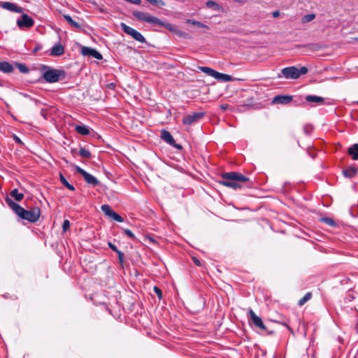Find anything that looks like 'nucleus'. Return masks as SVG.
<instances>
[{
  "label": "nucleus",
  "mask_w": 358,
  "mask_h": 358,
  "mask_svg": "<svg viewBox=\"0 0 358 358\" xmlns=\"http://www.w3.org/2000/svg\"><path fill=\"white\" fill-rule=\"evenodd\" d=\"M134 16L140 21L148 22L153 25H157L159 27H164L169 31L176 34L179 36H186L187 34L182 31H180L176 28V26L162 21L159 18L153 16L148 13L142 11H134L133 13Z\"/></svg>",
  "instance_id": "nucleus-1"
},
{
  "label": "nucleus",
  "mask_w": 358,
  "mask_h": 358,
  "mask_svg": "<svg viewBox=\"0 0 358 358\" xmlns=\"http://www.w3.org/2000/svg\"><path fill=\"white\" fill-rule=\"evenodd\" d=\"M6 202L8 206L22 220L30 222H36L38 220L41 215V210L38 207H34L30 210H25L17 203L14 202L10 198L7 197Z\"/></svg>",
  "instance_id": "nucleus-2"
},
{
  "label": "nucleus",
  "mask_w": 358,
  "mask_h": 358,
  "mask_svg": "<svg viewBox=\"0 0 358 358\" xmlns=\"http://www.w3.org/2000/svg\"><path fill=\"white\" fill-rule=\"evenodd\" d=\"M222 180L220 183L224 186L238 189L242 187L241 183L249 182V178L238 172H227L222 174Z\"/></svg>",
  "instance_id": "nucleus-3"
},
{
  "label": "nucleus",
  "mask_w": 358,
  "mask_h": 358,
  "mask_svg": "<svg viewBox=\"0 0 358 358\" xmlns=\"http://www.w3.org/2000/svg\"><path fill=\"white\" fill-rule=\"evenodd\" d=\"M40 70L43 79L48 83L59 82L66 77V72L64 70L54 69L48 65H41Z\"/></svg>",
  "instance_id": "nucleus-4"
},
{
  "label": "nucleus",
  "mask_w": 358,
  "mask_h": 358,
  "mask_svg": "<svg viewBox=\"0 0 358 358\" xmlns=\"http://www.w3.org/2000/svg\"><path fill=\"white\" fill-rule=\"evenodd\" d=\"M308 71V70L306 66H302L300 69L296 66H289L282 69L281 73L286 79H297L301 75L306 74Z\"/></svg>",
  "instance_id": "nucleus-5"
},
{
  "label": "nucleus",
  "mask_w": 358,
  "mask_h": 358,
  "mask_svg": "<svg viewBox=\"0 0 358 358\" xmlns=\"http://www.w3.org/2000/svg\"><path fill=\"white\" fill-rule=\"evenodd\" d=\"M120 27L124 33L131 36L136 41H137L140 43H146V40H145V37L140 32L136 31V29L127 25L124 22H122L120 24Z\"/></svg>",
  "instance_id": "nucleus-6"
},
{
  "label": "nucleus",
  "mask_w": 358,
  "mask_h": 358,
  "mask_svg": "<svg viewBox=\"0 0 358 358\" xmlns=\"http://www.w3.org/2000/svg\"><path fill=\"white\" fill-rule=\"evenodd\" d=\"M250 320L252 324L257 328L259 329L264 332H267L268 334H273V331H269L267 327L264 324L260 317L257 316L255 312L250 309L249 311Z\"/></svg>",
  "instance_id": "nucleus-7"
},
{
  "label": "nucleus",
  "mask_w": 358,
  "mask_h": 358,
  "mask_svg": "<svg viewBox=\"0 0 358 358\" xmlns=\"http://www.w3.org/2000/svg\"><path fill=\"white\" fill-rule=\"evenodd\" d=\"M75 170L77 173L80 174L85 182L90 185H92L93 186H96L99 184V181L96 178H95L94 176L91 175L90 173L85 171L81 167L76 165L75 166Z\"/></svg>",
  "instance_id": "nucleus-8"
},
{
  "label": "nucleus",
  "mask_w": 358,
  "mask_h": 358,
  "mask_svg": "<svg viewBox=\"0 0 358 358\" xmlns=\"http://www.w3.org/2000/svg\"><path fill=\"white\" fill-rule=\"evenodd\" d=\"M205 113L203 112L193 113L188 114L182 118V123L186 125H191L197 122L204 117Z\"/></svg>",
  "instance_id": "nucleus-9"
},
{
  "label": "nucleus",
  "mask_w": 358,
  "mask_h": 358,
  "mask_svg": "<svg viewBox=\"0 0 358 358\" xmlns=\"http://www.w3.org/2000/svg\"><path fill=\"white\" fill-rule=\"evenodd\" d=\"M17 25L20 29L30 28L34 24V21L32 17H29L27 14H22V16L17 20Z\"/></svg>",
  "instance_id": "nucleus-10"
},
{
  "label": "nucleus",
  "mask_w": 358,
  "mask_h": 358,
  "mask_svg": "<svg viewBox=\"0 0 358 358\" xmlns=\"http://www.w3.org/2000/svg\"><path fill=\"white\" fill-rule=\"evenodd\" d=\"M161 138L166 143L172 145L173 147L177 148L178 150H181L182 148V145L176 143V141L171 134V133L166 130L163 129L161 133Z\"/></svg>",
  "instance_id": "nucleus-11"
},
{
  "label": "nucleus",
  "mask_w": 358,
  "mask_h": 358,
  "mask_svg": "<svg viewBox=\"0 0 358 358\" xmlns=\"http://www.w3.org/2000/svg\"><path fill=\"white\" fill-rule=\"evenodd\" d=\"M81 54L83 56L91 57L99 60H101L103 58L102 55L96 49L86 46L82 47Z\"/></svg>",
  "instance_id": "nucleus-12"
},
{
  "label": "nucleus",
  "mask_w": 358,
  "mask_h": 358,
  "mask_svg": "<svg viewBox=\"0 0 358 358\" xmlns=\"http://www.w3.org/2000/svg\"><path fill=\"white\" fill-rule=\"evenodd\" d=\"M0 7L17 13H22L24 11V9L22 7L18 6L16 3L9 1H0Z\"/></svg>",
  "instance_id": "nucleus-13"
},
{
  "label": "nucleus",
  "mask_w": 358,
  "mask_h": 358,
  "mask_svg": "<svg viewBox=\"0 0 358 358\" xmlns=\"http://www.w3.org/2000/svg\"><path fill=\"white\" fill-rule=\"evenodd\" d=\"M292 99L293 96L291 95H277L272 99L271 104L287 105L289 103Z\"/></svg>",
  "instance_id": "nucleus-14"
},
{
  "label": "nucleus",
  "mask_w": 358,
  "mask_h": 358,
  "mask_svg": "<svg viewBox=\"0 0 358 358\" xmlns=\"http://www.w3.org/2000/svg\"><path fill=\"white\" fill-rule=\"evenodd\" d=\"M64 48L60 42L55 43L50 50L49 55L52 57H59L64 54Z\"/></svg>",
  "instance_id": "nucleus-15"
},
{
  "label": "nucleus",
  "mask_w": 358,
  "mask_h": 358,
  "mask_svg": "<svg viewBox=\"0 0 358 358\" xmlns=\"http://www.w3.org/2000/svg\"><path fill=\"white\" fill-rule=\"evenodd\" d=\"M14 70L13 65L8 62H0V71L5 73H12Z\"/></svg>",
  "instance_id": "nucleus-16"
},
{
  "label": "nucleus",
  "mask_w": 358,
  "mask_h": 358,
  "mask_svg": "<svg viewBox=\"0 0 358 358\" xmlns=\"http://www.w3.org/2000/svg\"><path fill=\"white\" fill-rule=\"evenodd\" d=\"M215 78L222 82H230L235 80V78L230 75L222 73L217 71L215 74Z\"/></svg>",
  "instance_id": "nucleus-17"
},
{
  "label": "nucleus",
  "mask_w": 358,
  "mask_h": 358,
  "mask_svg": "<svg viewBox=\"0 0 358 358\" xmlns=\"http://www.w3.org/2000/svg\"><path fill=\"white\" fill-rule=\"evenodd\" d=\"M357 173V169L354 166H349L343 171L345 177L352 178Z\"/></svg>",
  "instance_id": "nucleus-18"
},
{
  "label": "nucleus",
  "mask_w": 358,
  "mask_h": 358,
  "mask_svg": "<svg viewBox=\"0 0 358 358\" xmlns=\"http://www.w3.org/2000/svg\"><path fill=\"white\" fill-rule=\"evenodd\" d=\"M348 154L351 155L352 159H358V143H355L348 148Z\"/></svg>",
  "instance_id": "nucleus-19"
},
{
  "label": "nucleus",
  "mask_w": 358,
  "mask_h": 358,
  "mask_svg": "<svg viewBox=\"0 0 358 358\" xmlns=\"http://www.w3.org/2000/svg\"><path fill=\"white\" fill-rule=\"evenodd\" d=\"M305 100L308 102H315L318 103H322L324 102V98L315 95H307L305 97Z\"/></svg>",
  "instance_id": "nucleus-20"
},
{
  "label": "nucleus",
  "mask_w": 358,
  "mask_h": 358,
  "mask_svg": "<svg viewBox=\"0 0 358 358\" xmlns=\"http://www.w3.org/2000/svg\"><path fill=\"white\" fill-rule=\"evenodd\" d=\"M75 130L79 134L87 136L90 134V129L88 127L85 125H76L75 127Z\"/></svg>",
  "instance_id": "nucleus-21"
},
{
  "label": "nucleus",
  "mask_w": 358,
  "mask_h": 358,
  "mask_svg": "<svg viewBox=\"0 0 358 358\" xmlns=\"http://www.w3.org/2000/svg\"><path fill=\"white\" fill-rule=\"evenodd\" d=\"M199 69L201 71L206 73L208 76H210L214 78H215V74L217 73V71L215 70H214L208 66H199Z\"/></svg>",
  "instance_id": "nucleus-22"
},
{
  "label": "nucleus",
  "mask_w": 358,
  "mask_h": 358,
  "mask_svg": "<svg viewBox=\"0 0 358 358\" xmlns=\"http://www.w3.org/2000/svg\"><path fill=\"white\" fill-rule=\"evenodd\" d=\"M10 195L17 201H22L24 198V194L22 193H20L18 189L16 188L10 192Z\"/></svg>",
  "instance_id": "nucleus-23"
},
{
  "label": "nucleus",
  "mask_w": 358,
  "mask_h": 358,
  "mask_svg": "<svg viewBox=\"0 0 358 358\" xmlns=\"http://www.w3.org/2000/svg\"><path fill=\"white\" fill-rule=\"evenodd\" d=\"M64 19L66 20V22L72 27H75V28H77V29H80L81 27L80 25V24L77 22H76L75 20H73L72 19V17L69 15H64Z\"/></svg>",
  "instance_id": "nucleus-24"
},
{
  "label": "nucleus",
  "mask_w": 358,
  "mask_h": 358,
  "mask_svg": "<svg viewBox=\"0 0 358 358\" xmlns=\"http://www.w3.org/2000/svg\"><path fill=\"white\" fill-rule=\"evenodd\" d=\"M59 179L62 185L65 186L67 189L71 191H73L75 189L74 187L67 181V180L62 173L59 174Z\"/></svg>",
  "instance_id": "nucleus-25"
},
{
  "label": "nucleus",
  "mask_w": 358,
  "mask_h": 358,
  "mask_svg": "<svg viewBox=\"0 0 358 358\" xmlns=\"http://www.w3.org/2000/svg\"><path fill=\"white\" fill-rule=\"evenodd\" d=\"M186 23L192 24L194 26H196L198 27L208 29V27L207 25L193 19H187L186 20Z\"/></svg>",
  "instance_id": "nucleus-26"
},
{
  "label": "nucleus",
  "mask_w": 358,
  "mask_h": 358,
  "mask_svg": "<svg viewBox=\"0 0 358 358\" xmlns=\"http://www.w3.org/2000/svg\"><path fill=\"white\" fill-rule=\"evenodd\" d=\"M206 5L208 8H211L213 10H220L222 8L217 3L213 1H208Z\"/></svg>",
  "instance_id": "nucleus-27"
},
{
  "label": "nucleus",
  "mask_w": 358,
  "mask_h": 358,
  "mask_svg": "<svg viewBox=\"0 0 358 358\" xmlns=\"http://www.w3.org/2000/svg\"><path fill=\"white\" fill-rule=\"evenodd\" d=\"M101 209L105 213V215L109 217L114 212V210L110 208V206L107 204L102 205Z\"/></svg>",
  "instance_id": "nucleus-28"
},
{
  "label": "nucleus",
  "mask_w": 358,
  "mask_h": 358,
  "mask_svg": "<svg viewBox=\"0 0 358 358\" xmlns=\"http://www.w3.org/2000/svg\"><path fill=\"white\" fill-rule=\"evenodd\" d=\"M312 297V294L311 292H307L304 296L303 298H301L299 302H298V305L299 306H303L307 301H308Z\"/></svg>",
  "instance_id": "nucleus-29"
},
{
  "label": "nucleus",
  "mask_w": 358,
  "mask_h": 358,
  "mask_svg": "<svg viewBox=\"0 0 358 358\" xmlns=\"http://www.w3.org/2000/svg\"><path fill=\"white\" fill-rule=\"evenodd\" d=\"M315 18V15L313 13L311 14H307L302 17L301 22L303 23H307L312 20H313Z\"/></svg>",
  "instance_id": "nucleus-30"
},
{
  "label": "nucleus",
  "mask_w": 358,
  "mask_h": 358,
  "mask_svg": "<svg viewBox=\"0 0 358 358\" xmlns=\"http://www.w3.org/2000/svg\"><path fill=\"white\" fill-rule=\"evenodd\" d=\"M15 65L19 71L22 73H27L29 71V68L24 64L16 63Z\"/></svg>",
  "instance_id": "nucleus-31"
},
{
  "label": "nucleus",
  "mask_w": 358,
  "mask_h": 358,
  "mask_svg": "<svg viewBox=\"0 0 358 358\" xmlns=\"http://www.w3.org/2000/svg\"><path fill=\"white\" fill-rule=\"evenodd\" d=\"M79 155L81 157H85V158L91 157V152L85 148H80V149L79 150Z\"/></svg>",
  "instance_id": "nucleus-32"
},
{
  "label": "nucleus",
  "mask_w": 358,
  "mask_h": 358,
  "mask_svg": "<svg viewBox=\"0 0 358 358\" xmlns=\"http://www.w3.org/2000/svg\"><path fill=\"white\" fill-rule=\"evenodd\" d=\"M110 217L118 222H122L124 220L123 218L115 211L112 213Z\"/></svg>",
  "instance_id": "nucleus-33"
},
{
  "label": "nucleus",
  "mask_w": 358,
  "mask_h": 358,
  "mask_svg": "<svg viewBox=\"0 0 358 358\" xmlns=\"http://www.w3.org/2000/svg\"><path fill=\"white\" fill-rule=\"evenodd\" d=\"M116 253L117 254V256H118L119 264H120V266L122 267H123L124 266V253L120 250Z\"/></svg>",
  "instance_id": "nucleus-34"
},
{
  "label": "nucleus",
  "mask_w": 358,
  "mask_h": 358,
  "mask_svg": "<svg viewBox=\"0 0 358 358\" xmlns=\"http://www.w3.org/2000/svg\"><path fill=\"white\" fill-rule=\"evenodd\" d=\"M322 220L324 221V223L327 224L329 226L334 227L336 225V222H334V220L330 217H324Z\"/></svg>",
  "instance_id": "nucleus-35"
},
{
  "label": "nucleus",
  "mask_w": 358,
  "mask_h": 358,
  "mask_svg": "<svg viewBox=\"0 0 358 358\" xmlns=\"http://www.w3.org/2000/svg\"><path fill=\"white\" fill-rule=\"evenodd\" d=\"M123 232L129 238H130L131 239L136 238L134 234H133V232L131 230L126 229H124Z\"/></svg>",
  "instance_id": "nucleus-36"
},
{
  "label": "nucleus",
  "mask_w": 358,
  "mask_h": 358,
  "mask_svg": "<svg viewBox=\"0 0 358 358\" xmlns=\"http://www.w3.org/2000/svg\"><path fill=\"white\" fill-rule=\"evenodd\" d=\"M155 293L157 295L158 298L161 299L162 298V291L160 288L157 286H155L153 288Z\"/></svg>",
  "instance_id": "nucleus-37"
},
{
  "label": "nucleus",
  "mask_w": 358,
  "mask_h": 358,
  "mask_svg": "<svg viewBox=\"0 0 358 358\" xmlns=\"http://www.w3.org/2000/svg\"><path fill=\"white\" fill-rule=\"evenodd\" d=\"M70 227V222L68 220H65L62 224V229L66 231Z\"/></svg>",
  "instance_id": "nucleus-38"
},
{
  "label": "nucleus",
  "mask_w": 358,
  "mask_h": 358,
  "mask_svg": "<svg viewBox=\"0 0 358 358\" xmlns=\"http://www.w3.org/2000/svg\"><path fill=\"white\" fill-rule=\"evenodd\" d=\"M303 131L307 135H308L312 132L313 128L309 125H306L303 127Z\"/></svg>",
  "instance_id": "nucleus-39"
},
{
  "label": "nucleus",
  "mask_w": 358,
  "mask_h": 358,
  "mask_svg": "<svg viewBox=\"0 0 358 358\" xmlns=\"http://www.w3.org/2000/svg\"><path fill=\"white\" fill-rule=\"evenodd\" d=\"M108 247L114 252H117L118 251H120L111 242H108Z\"/></svg>",
  "instance_id": "nucleus-40"
},
{
  "label": "nucleus",
  "mask_w": 358,
  "mask_h": 358,
  "mask_svg": "<svg viewBox=\"0 0 358 358\" xmlns=\"http://www.w3.org/2000/svg\"><path fill=\"white\" fill-rule=\"evenodd\" d=\"M13 139H14V141H15L17 143H18V144H20V145H22V144H23L22 141L20 140V138L18 136H17L16 135H14V136H13Z\"/></svg>",
  "instance_id": "nucleus-41"
},
{
  "label": "nucleus",
  "mask_w": 358,
  "mask_h": 358,
  "mask_svg": "<svg viewBox=\"0 0 358 358\" xmlns=\"http://www.w3.org/2000/svg\"><path fill=\"white\" fill-rule=\"evenodd\" d=\"M273 17H277L280 15V12L278 10H275L274 12H273Z\"/></svg>",
  "instance_id": "nucleus-42"
},
{
  "label": "nucleus",
  "mask_w": 358,
  "mask_h": 358,
  "mask_svg": "<svg viewBox=\"0 0 358 358\" xmlns=\"http://www.w3.org/2000/svg\"><path fill=\"white\" fill-rule=\"evenodd\" d=\"M194 262L195 263L196 265L197 266H200L201 265V263L199 262V260H198L196 258H194Z\"/></svg>",
  "instance_id": "nucleus-43"
},
{
  "label": "nucleus",
  "mask_w": 358,
  "mask_h": 358,
  "mask_svg": "<svg viewBox=\"0 0 358 358\" xmlns=\"http://www.w3.org/2000/svg\"><path fill=\"white\" fill-rule=\"evenodd\" d=\"M40 50V48H39V47H36V48H34V52H37V51H38V50Z\"/></svg>",
  "instance_id": "nucleus-44"
},
{
  "label": "nucleus",
  "mask_w": 358,
  "mask_h": 358,
  "mask_svg": "<svg viewBox=\"0 0 358 358\" xmlns=\"http://www.w3.org/2000/svg\"><path fill=\"white\" fill-rule=\"evenodd\" d=\"M222 108L224 109L226 108V106H222Z\"/></svg>",
  "instance_id": "nucleus-45"
},
{
  "label": "nucleus",
  "mask_w": 358,
  "mask_h": 358,
  "mask_svg": "<svg viewBox=\"0 0 358 358\" xmlns=\"http://www.w3.org/2000/svg\"><path fill=\"white\" fill-rule=\"evenodd\" d=\"M355 103L358 104V101L355 102Z\"/></svg>",
  "instance_id": "nucleus-46"
},
{
  "label": "nucleus",
  "mask_w": 358,
  "mask_h": 358,
  "mask_svg": "<svg viewBox=\"0 0 358 358\" xmlns=\"http://www.w3.org/2000/svg\"><path fill=\"white\" fill-rule=\"evenodd\" d=\"M357 41H358V38H357Z\"/></svg>",
  "instance_id": "nucleus-47"
}]
</instances>
